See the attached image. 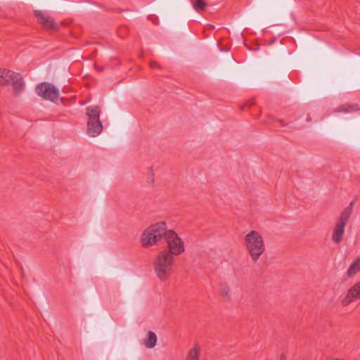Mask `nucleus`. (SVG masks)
Wrapping results in <instances>:
<instances>
[{
  "label": "nucleus",
  "instance_id": "nucleus-1",
  "mask_svg": "<svg viewBox=\"0 0 360 360\" xmlns=\"http://www.w3.org/2000/svg\"><path fill=\"white\" fill-rule=\"evenodd\" d=\"M0 86L8 87L13 98H20L22 93V76L20 72L8 68H0Z\"/></svg>",
  "mask_w": 360,
  "mask_h": 360
},
{
  "label": "nucleus",
  "instance_id": "nucleus-2",
  "mask_svg": "<svg viewBox=\"0 0 360 360\" xmlns=\"http://www.w3.org/2000/svg\"><path fill=\"white\" fill-rule=\"evenodd\" d=\"M244 244L253 262H257L266 250L263 236L257 231H250L244 236Z\"/></svg>",
  "mask_w": 360,
  "mask_h": 360
},
{
  "label": "nucleus",
  "instance_id": "nucleus-3",
  "mask_svg": "<svg viewBox=\"0 0 360 360\" xmlns=\"http://www.w3.org/2000/svg\"><path fill=\"white\" fill-rule=\"evenodd\" d=\"M169 230L165 221L151 224L141 235L142 246L144 248L151 247L156 245L162 239L165 240Z\"/></svg>",
  "mask_w": 360,
  "mask_h": 360
},
{
  "label": "nucleus",
  "instance_id": "nucleus-4",
  "mask_svg": "<svg viewBox=\"0 0 360 360\" xmlns=\"http://www.w3.org/2000/svg\"><path fill=\"white\" fill-rule=\"evenodd\" d=\"M174 257L166 250H162L156 257L154 262V270L161 281L169 279L172 273V266Z\"/></svg>",
  "mask_w": 360,
  "mask_h": 360
},
{
  "label": "nucleus",
  "instance_id": "nucleus-5",
  "mask_svg": "<svg viewBox=\"0 0 360 360\" xmlns=\"http://www.w3.org/2000/svg\"><path fill=\"white\" fill-rule=\"evenodd\" d=\"M87 134L91 137H96L103 131V125L100 121L101 108L98 106H89L86 108Z\"/></svg>",
  "mask_w": 360,
  "mask_h": 360
},
{
  "label": "nucleus",
  "instance_id": "nucleus-6",
  "mask_svg": "<svg viewBox=\"0 0 360 360\" xmlns=\"http://www.w3.org/2000/svg\"><path fill=\"white\" fill-rule=\"evenodd\" d=\"M354 202H351L349 206L347 207L342 212L338 217L332 233V240L335 244H339L345 233V226L351 217L353 211Z\"/></svg>",
  "mask_w": 360,
  "mask_h": 360
},
{
  "label": "nucleus",
  "instance_id": "nucleus-7",
  "mask_svg": "<svg viewBox=\"0 0 360 360\" xmlns=\"http://www.w3.org/2000/svg\"><path fill=\"white\" fill-rule=\"evenodd\" d=\"M164 240L168 248L165 250L169 252L172 256L179 255L185 251L183 240L174 231L169 229Z\"/></svg>",
  "mask_w": 360,
  "mask_h": 360
},
{
  "label": "nucleus",
  "instance_id": "nucleus-8",
  "mask_svg": "<svg viewBox=\"0 0 360 360\" xmlns=\"http://www.w3.org/2000/svg\"><path fill=\"white\" fill-rule=\"evenodd\" d=\"M39 96L44 99L56 101L59 97L58 89L52 84L44 82L39 84L36 88Z\"/></svg>",
  "mask_w": 360,
  "mask_h": 360
},
{
  "label": "nucleus",
  "instance_id": "nucleus-9",
  "mask_svg": "<svg viewBox=\"0 0 360 360\" xmlns=\"http://www.w3.org/2000/svg\"><path fill=\"white\" fill-rule=\"evenodd\" d=\"M359 300H360V281L354 283L346 293L340 297V304L343 307H347Z\"/></svg>",
  "mask_w": 360,
  "mask_h": 360
},
{
  "label": "nucleus",
  "instance_id": "nucleus-10",
  "mask_svg": "<svg viewBox=\"0 0 360 360\" xmlns=\"http://www.w3.org/2000/svg\"><path fill=\"white\" fill-rule=\"evenodd\" d=\"M35 15L39 22L47 30H57L58 25L54 22L53 18L46 12L36 11Z\"/></svg>",
  "mask_w": 360,
  "mask_h": 360
},
{
  "label": "nucleus",
  "instance_id": "nucleus-11",
  "mask_svg": "<svg viewBox=\"0 0 360 360\" xmlns=\"http://www.w3.org/2000/svg\"><path fill=\"white\" fill-rule=\"evenodd\" d=\"M219 295L224 302H228L232 300L231 289L227 283L221 285Z\"/></svg>",
  "mask_w": 360,
  "mask_h": 360
},
{
  "label": "nucleus",
  "instance_id": "nucleus-12",
  "mask_svg": "<svg viewBox=\"0 0 360 360\" xmlns=\"http://www.w3.org/2000/svg\"><path fill=\"white\" fill-rule=\"evenodd\" d=\"M200 347L195 345L187 353L185 360H200Z\"/></svg>",
  "mask_w": 360,
  "mask_h": 360
},
{
  "label": "nucleus",
  "instance_id": "nucleus-13",
  "mask_svg": "<svg viewBox=\"0 0 360 360\" xmlns=\"http://www.w3.org/2000/svg\"><path fill=\"white\" fill-rule=\"evenodd\" d=\"M157 343V336L153 331H148L147 338L144 340V345L149 349L153 348Z\"/></svg>",
  "mask_w": 360,
  "mask_h": 360
},
{
  "label": "nucleus",
  "instance_id": "nucleus-14",
  "mask_svg": "<svg viewBox=\"0 0 360 360\" xmlns=\"http://www.w3.org/2000/svg\"><path fill=\"white\" fill-rule=\"evenodd\" d=\"M359 272H360V265L354 259L347 269L346 275L348 278H353Z\"/></svg>",
  "mask_w": 360,
  "mask_h": 360
},
{
  "label": "nucleus",
  "instance_id": "nucleus-15",
  "mask_svg": "<svg viewBox=\"0 0 360 360\" xmlns=\"http://www.w3.org/2000/svg\"><path fill=\"white\" fill-rule=\"evenodd\" d=\"M360 110V108L357 104H345L342 106H340L335 109V112H352L354 111H358Z\"/></svg>",
  "mask_w": 360,
  "mask_h": 360
},
{
  "label": "nucleus",
  "instance_id": "nucleus-16",
  "mask_svg": "<svg viewBox=\"0 0 360 360\" xmlns=\"http://www.w3.org/2000/svg\"><path fill=\"white\" fill-rule=\"evenodd\" d=\"M193 8L198 13L203 11L207 7V4L203 0H196L193 4Z\"/></svg>",
  "mask_w": 360,
  "mask_h": 360
},
{
  "label": "nucleus",
  "instance_id": "nucleus-17",
  "mask_svg": "<svg viewBox=\"0 0 360 360\" xmlns=\"http://www.w3.org/2000/svg\"><path fill=\"white\" fill-rule=\"evenodd\" d=\"M150 66L151 68H160V65L155 61L151 62Z\"/></svg>",
  "mask_w": 360,
  "mask_h": 360
},
{
  "label": "nucleus",
  "instance_id": "nucleus-18",
  "mask_svg": "<svg viewBox=\"0 0 360 360\" xmlns=\"http://www.w3.org/2000/svg\"><path fill=\"white\" fill-rule=\"evenodd\" d=\"M281 360H285L286 357L285 354H281L280 356Z\"/></svg>",
  "mask_w": 360,
  "mask_h": 360
}]
</instances>
